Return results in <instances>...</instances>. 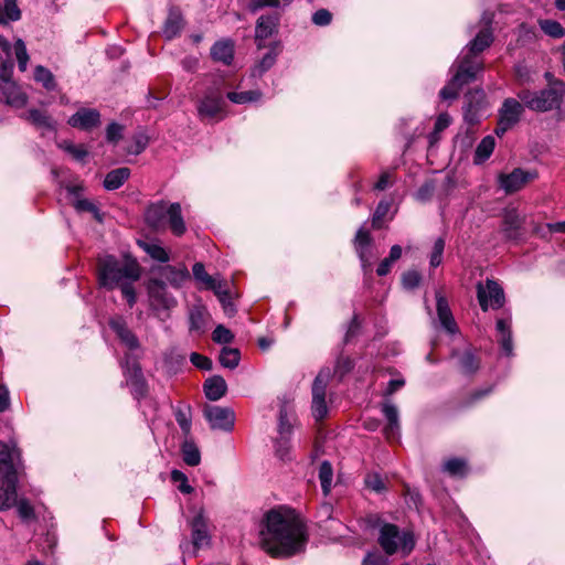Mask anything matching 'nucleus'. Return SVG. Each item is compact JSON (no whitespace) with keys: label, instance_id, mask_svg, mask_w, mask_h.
Segmentation results:
<instances>
[{"label":"nucleus","instance_id":"1","mask_svg":"<svg viewBox=\"0 0 565 565\" xmlns=\"http://www.w3.org/2000/svg\"><path fill=\"white\" fill-rule=\"evenodd\" d=\"M306 526L291 509H273L265 515L259 545L271 557L286 558L305 551Z\"/></svg>","mask_w":565,"mask_h":565},{"label":"nucleus","instance_id":"2","mask_svg":"<svg viewBox=\"0 0 565 565\" xmlns=\"http://www.w3.org/2000/svg\"><path fill=\"white\" fill-rule=\"evenodd\" d=\"M21 469V454L15 444L0 441V511L11 509L17 500V483Z\"/></svg>","mask_w":565,"mask_h":565},{"label":"nucleus","instance_id":"3","mask_svg":"<svg viewBox=\"0 0 565 565\" xmlns=\"http://www.w3.org/2000/svg\"><path fill=\"white\" fill-rule=\"evenodd\" d=\"M97 271L99 285L108 290L125 281H137L141 276L138 262L128 255L122 258L110 255L99 257Z\"/></svg>","mask_w":565,"mask_h":565},{"label":"nucleus","instance_id":"4","mask_svg":"<svg viewBox=\"0 0 565 565\" xmlns=\"http://www.w3.org/2000/svg\"><path fill=\"white\" fill-rule=\"evenodd\" d=\"M563 95L564 84L558 81L550 83L547 88L541 89L539 92L523 89L518 93V97L523 103V105L530 110L536 113H547L552 110L562 113Z\"/></svg>","mask_w":565,"mask_h":565},{"label":"nucleus","instance_id":"5","mask_svg":"<svg viewBox=\"0 0 565 565\" xmlns=\"http://www.w3.org/2000/svg\"><path fill=\"white\" fill-rule=\"evenodd\" d=\"M377 541L387 555L401 552L404 556H407L415 547V539L412 532H399L396 525L390 523L381 526Z\"/></svg>","mask_w":565,"mask_h":565},{"label":"nucleus","instance_id":"6","mask_svg":"<svg viewBox=\"0 0 565 565\" xmlns=\"http://www.w3.org/2000/svg\"><path fill=\"white\" fill-rule=\"evenodd\" d=\"M149 302L158 315L166 313L177 306V299L168 291L167 285L162 279L151 277L147 282Z\"/></svg>","mask_w":565,"mask_h":565},{"label":"nucleus","instance_id":"7","mask_svg":"<svg viewBox=\"0 0 565 565\" xmlns=\"http://www.w3.org/2000/svg\"><path fill=\"white\" fill-rule=\"evenodd\" d=\"M12 68V63L7 66L2 64L1 77L3 81L0 83V99L4 100L8 105L22 108L28 103V96L21 88L9 78Z\"/></svg>","mask_w":565,"mask_h":565},{"label":"nucleus","instance_id":"8","mask_svg":"<svg viewBox=\"0 0 565 565\" xmlns=\"http://www.w3.org/2000/svg\"><path fill=\"white\" fill-rule=\"evenodd\" d=\"M331 377L329 369L321 370L312 385V415L317 420L326 417L328 407L326 403V390Z\"/></svg>","mask_w":565,"mask_h":565},{"label":"nucleus","instance_id":"9","mask_svg":"<svg viewBox=\"0 0 565 565\" xmlns=\"http://www.w3.org/2000/svg\"><path fill=\"white\" fill-rule=\"evenodd\" d=\"M477 297L483 311L489 308L499 309L504 305V292L499 284L492 279H487L486 284L477 285Z\"/></svg>","mask_w":565,"mask_h":565},{"label":"nucleus","instance_id":"10","mask_svg":"<svg viewBox=\"0 0 565 565\" xmlns=\"http://www.w3.org/2000/svg\"><path fill=\"white\" fill-rule=\"evenodd\" d=\"M522 113L523 105L519 100L514 98H507L499 111V121L495 129L497 135H503L515 124H518Z\"/></svg>","mask_w":565,"mask_h":565},{"label":"nucleus","instance_id":"11","mask_svg":"<svg viewBox=\"0 0 565 565\" xmlns=\"http://www.w3.org/2000/svg\"><path fill=\"white\" fill-rule=\"evenodd\" d=\"M482 70L483 65L478 56L463 54L458 58V66L454 77L459 84L465 86L473 82Z\"/></svg>","mask_w":565,"mask_h":565},{"label":"nucleus","instance_id":"12","mask_svg":"<svg viewBox=\"0 0 565 565\" xmlns=\"http://www.w3.org/2000/svg\"><path fill=\"white\" fill-rule=\"evenodd\" d=\"M153 278L162 279L168 282L172 288L179 289L185 281L190 279V273L184 265L171 266L164 265L153 268L151 270Z\"/></svg>","mask_w":565,"mask_h":565},{"label":"nucleus","instance_id":"13","mask_svg":"<svg viewBox=\"0 0 565 565\" xmlns=\"http://www.w3.org/2000/svg\"><path fill=\"white\" fill-rule=\"evenodd\" d=\"M204 415L212 429L230 431L234 426L235 415L228 407L207 406Z\"/></svg>","mask_w":565,"mask_h":565},{"label":"nucleus","instance_id":"14","mask_svg":"<svg viewBox=\"0 0 565 565\" xmlns=\"http://www.w3.org/2000/svg\"><path fill=\"white\" fill-rule=\"evenodd\" d=\"M536 178L535 172L524 171L520 168L514 169L509 174H501L499 177V182L501 188L507 193H513L521 190L525 184Z\"/></svg>","mask_w":565,"mask_h":565},{"label":"nucleus","instance_id":"15","mask_svg":"<svg viewBox=\"0 0 565 565\" xmlns=\"http://www.w3.org/2000/svg\"><path fill=\"white\" fill-rule=\"evenodd\" d=\"M280 15L278 13H271L267 15H260L255 25V41L258 49L264 47V41L278 31Z\"/></svg>","mask_w":565,"mask_h":565},{"label":"nucleus","instance_id":"16","mask_svg":"<svg viewBox=\"0 0 565 565\" xmlns=\"http://www.w3.org/2000/svg\"><path fill=\"white\" fill-rule=\"evenodd\" d=\"M67 124L73 128L92 130L100 125V114L95 108H79L68 118Z\"/></svg>","mask_w":565,"mask_h":565},{"label":"nucleus","instance_id":"17","mask_svg":"<svg viewBox=\"0 0 565 565\" xmlns=\"http://www.w3.org/2000/svg\"><path fill=\"white\" fill-rule=\"evenodd\" d=\"M168 203L160 201L150 204L145 213V220L147 224L154 230H162L167 227V217L169 213Z\"/></svg>","mask_w":565,"mask_h":565},{"label":"nucleus","instance_id":"18","mask_svg":"<svg viewBox=\"0 0 565 565\" xmlns=\"http://www.w3.org/2000/svg\"><path fill=\"white\" fill-rule=\"evenodd\" d=\"M371 235L369 232L364 231L363 228H360L356 232L354 244L355 249L358 252V255L360 257V260L362 263V266L364 269H370L372 266V260L374 258V255L372 253V246H371Z\"/></svg>","mask_w":565,"mask_h":565},{"label":"nucleus","instance_id":"19","mask_svg":"<svg viewBox=\"0 0 565 565\" xmlns=\"http://www.w3.org/2000/svg\"><path fill=\"white\" fill-rule=\"evenodd\" d=\"M382 413L387 420L386 426L384 427V435L388 440H393L399 437L401 426H399V415L397 407L390 403L385 402L382 405Z\"/></svg>","mask_w":565,"mask_h":565},{"label":"nucleus","instance_id":"20","mask_svg":"<svg viewBox=\"0 0 565 565\" xmlns=\"http://www.w3.org/2000/svg\"><path fill=\"white\" fill-rule=\"evenodd\" d=\"M191 529L192 543L195 550L207 546L210 544L207 523L202 510L199 511V513L193 518L191 522Z\"/></svg>","mask_w":565,"mask_h":565},{"label":"nucleus","instance_id":"21","mask_svg":"<svg viewBox=\"0 0 565 565\" xmlns=\"http://www.w3.org/2000/svg\"><path fill=\"white\" fill-rule=\"evenodd\" d=\"M436 307H437V316L438 319L446 331L449 333L457 332V324L450 311L448 301L446 298L438 291L436 292Z\"/></svg>","mask_w":565,"mask_h":565},{"label":"nucleus","instance_id":"22","mask_svg":"<svg viewBox=\"0 0 565 565\" xmlns=\"http://www.w3.org/2000/svg\"><path fill=\"white\" fill-rule=\"evenodd\" d=\"M125 374L127 382L132 386L137 396H145L147 393V384L143 379L141 367L138 363L134 362L131 365L126 366Z\"/></svg>","mask_w":565,"mask_h":565},{"label":"nucleus","instance_id":"23","mask_svg":"<svg viewBox=\"0 0 565 565\" xmlns=\"http://www.w3.org/2000/svg\"><path fill=\"white\" fill-rule=\"evenodd\" d=\"M211 56L214 61L230 65L234 58V43L231 40H221L211 47Z\"/></svg>","mask_w":565,"mask_h":565},{"label":"nucleus","instance_id":"24","mask_svg":"<svg viewBox=\"0 0 565 565\" xmlns=\"http://www.w3.org/2000/svg\"><path fill=\"white\" fill-rule=\"evenodd\" d=\"M204 393L207 399L218 401L222 398L227 391V384L225 380L220 375H213L209 377L204 383Z\"/></svg>","mask_w":565,"mask_h":565},{"label":"nucleus","instance_id":"25","mask_svg":"<svg viewBox=\"0 0 565 565\" xmlns=\"http://www.w3.org/2000/svg\"><path fill=\"white\" fill-rule=\"evenodd\" d=\"M183 25L181 12L178 9L171 8L162 29L164 36L169 40L178 36Z\"/></svg>","mask_w":565,"mask_h":565},{"label":"nucleus","instance_id":"26","mask_svg":"<svg viewBox=\"0 0 565 565\" xmlns=\"http://www.w3.org/2000/svg\"><path fill=\"white\" fill-rule=\"evenodd\" d=\"M111 329L116 332L118 338L129 349L134 350L139 347V341L136 335L127 328L126 322L121 318L111 319L109 322Z\"/></svg>","mask_w":565,"mask_h":565},{"label":"nucleus","instance_id":"27","mask_svg":"<svg viewBox=\"0 0 565 565\" xmlns=\"http://www.w3.org/2000/svg\"><path fill=\"white\" fill-rule=\"evenodd\" d=\"M167 221V226H169L174 235L181 236L185 233L186 226L182 216L181 205L179 203H171L169 205Z\"/></svg>","mask_w":565,"mask_h":565},{"label":"nucleus","instance_id":"28","mask_svg":"<svg viewBox=\"0 0 565 565\" xmlns=\"http://www.w3.org/2000/svg\"><path fill=\"white\" fill-rule=\"evenodd\" d=\"M497 331L499 335V342L501 348L507 355H511L513 352L511 322L507 319H499L497 321Z\"/></svg>","mask_w":565,"mask_h":565},{"label":"nucleus","instance_id":"29","mask_svg":"<svg viewBox=\"0 0 565 565\" xmlns=\"http://www.w3.org/2000/svg\"><path fill=\"white\" fill-rule=\"evenodd\" d=\"M492 33L490 30H481L476 38L469 43L468 51L465 53L470 56H478L483 50H486L492 43Z\"/></svg>","mask_w":565,"mask_h":565},{"label":"nucleus","instance_id":"30","mask_svg":"<svg viewBox=\"0 0 565 565\" xmlns=\"http://www.w3.org/2000/svg\"><path fill=\"white\" fill-rule=\"evenodd\" d=\"M25 119L39 129L49 131L55 130L54 120L45 111L39 109H30L25 116Z\"/></svg>","mask_w":565,"mask_h":565},{"label":"nucleus","instance_id":"31","mask_svg":"<svg viewBox=\"0 0 565 565\" xmlns=\"http://www.w3.org/2000/svg\"><path fill=\"white\" fill-rule=\"evenodd\" d=\"M130 175L128 168H118L108 172L104 179V188L108 191L119 189Z\"/></svg>","mask_w":565,"mask_h":565},{"label":"nucleus","instance_id":"32","mask_svg":"<svg viewBox=\"0 0 565 565\" xmlns=\"http://www.w3.org/2000/svg\"><path fill=\"white\" fill-rule=\"evenodd\" d=\"M278 44L273 46L268 53H266L260 61H258L252 68V76L262 77L268 70H270L276 63L278 55Z\"/></svg>","mask_w":565,"mask_h":565},{"label":"nucleus","instance_id":"33","mask_svg":"<svg viewBox=\"0 0 565 565\" xmlns=\"http://www.w3.org/2000/svg\"><path fill=\"white\" fill-rule=\"evenodd\" d=\"M207 312L202 306H194L189 312L190 331L203 333L206 326Z\"/></svg>","mask_w":565,"mask_h":565},{"label":"nucleus","instance_id":"34","mask_svg":"<svg viewBox=\"0 0 565 565\" xmlns=\"http://www.w3.org/2000/svg\"><path fill=\"white\" fill-rule=\"evenodd\" d=\"M522 223L523 220L515 210L507 211L503 217V231L505 235L509 238H515Z\"/></svg>","mask_w":565,"mask_h":565},{"label":"nucleus","instance_id":"35","mask_svg":"<svg viewBox=\"0 0 565 565\" xmlns=\"http://www.w3.org/2000/svg\"><path fill=\"white\" fill-rule=\"evenodd\" d=\"M222 110V99L205 97L199 105L198 111L202 118H214Z\"/></svg>","mask_w":565,"mask_h":565},{"label":"nucleus","instance_id":"36","mask_svg":"<svg viewBox=\"0 0 565 565\" xmlns=\"http://www.w3.org/2000/svg\"><path fill=\"white\" fill-rule=\"evenodd\" d=\"M495 147V140L492 136L484 137L477 146L475 151L473 162L476 164L483 163L493 152Z\"/></svg>","mask_w":565,"mask_h":565},{"label":"nucleus","instance_id":"37","mask_svg":"<svg viewBox=\"0 0 565 565\" xmlns=\"http://www.w3.org/2000/svg\"><path fill=\"white\" fill-rule=\"evenodd\" d=\"M21 18V11L18 7L17 0H3L0 7V24H6L9 21H18Z\"/></svg>","mask_w":565,"mask_h":565},{"label":"nucleus","instance_id":"38","mask_svg":"<svg viewBox=\"0 0 565 565\" xmlns=\"http://www.w3.org/2000/svg\"><path fill=\"white\" fill-rule=\"evenodd\" d=\"M467 106L465 108V118L472 122L475 120V113L478 109V105L483 102L484 93L482 89H477L475 92H469L466 95Z\"/></svg>","mask_w":565,"mask_h":565},{"label":"nucleus","instance_id":"39","mask_svg":"<svg viewBox=\"0 0 565 565\" xmlns=\"http://www.w3.org/2000/svg\"><path fill=\"white\" fill-rule=\"evenodd\" d=\"M183 461L192 467L201 462V454L196 445L192 440H185L181 446Z\"/></svg>","mask_w":565,"mask_h":565},{"label":"nucleus","instance_id":"40","mask_svg":"<svg viewBox=\"0 0 565 565\" xmlns=\"http://www.w3.org/2000/svg\"><path fill=\"white\" fill-rule=\"evenodd\" d=\"M139 246L154 260L167 263L170 257L168 252L158 243L154 242H139Z\"/></svg>","mask_w":565,"mask_h":565},{"label":"nucleus","instance_id":"41","mask_svg":"<svg viewBox=\"0 0 565 565\" xmlns=\"http://www.w3.org/2000/svg\"><path fill=\"white\" fill-rule=\"evenodd\" d=\"M34 79L38 83H41L43 87L47 90H53L56 87L54 75L50 70L42 65H38L34 68Z\"/></svg>","mask_w":565,"mask_h":565},{"label":"nucleus","instance_id":"42","mask_svg":"<svg viewBox=\"0 0 565 565\" xmlns=\"http://www.w3.org/2000/svg\"><path fill=\"white\" fill-rule=\"evenodd\" d=\"M239 359V351L234 348H223L220 354V363L231 370L238 365Z\"/></svg>","mask_w":565,"mask_h":565},{"label":"nucleus","instance_id":"43","mask_svg":"<svg viewBox=\"0 0 565 565\" xmlns=\"http://www.w3.org/2000/svg\"><path fill=\"white\" fill-rule=\"evenodd\" d=\"M227 98L235 104H247L252 102H257L262 98L260 90H247V92H230L227 94Z\"/></svg>","mask_w":565,"mask_h":565},{"label":"nucleus","instance_id":"44","mask_svg":"<svg viewBox=\"0 0 565 565\" xmlns=\"http://www.w3.org/2000/svg\"><path fill=\"white\" fill-rule=\"evenodd\" d=\"M332 478L333 471L330 462L323 461L319 468V480L324 494H328L331 490Z\"/></svg>","mask_w":565,"mask_h":565},{"label":"nucleus","instance_id":"45","mask_svg":"<svg viewBox=\"0 0 565 565\" xmlns=\"http://www.w3.org/2000/svg\"><path fill=\"white\" fill-rule=\"evenodd\" d=\"M444 470L450 476L462 477L467 472V463L463 459L451 458L445 461Z\"/></svg>","mask_w":565,"mask_h":565},{"label":"nucleus","instance_id":"46","mask_svg":"<svg viewBox=\"0 0 565 565\" xmlns=\"http://www.w3.org/2000/svg\"><path fill=\"white\" fill-rule=\"evenodd\" d=\"M459 365L463 373H473L479 369V361L471 352L467 351L460 355Z\"/></svg>","mask_w":565,"mask_h":565},{"label":"nucleus","instance_id":"47","mask_svg":"<svg viewBox=\"0 0 565 565\" xmlns=\"http://www.w3.org/2000/svg\"><path fill=\"white\" fill-rule=\"evenodd\" d=\"M14 52L18 60L19 68L21 72L26 71L28 62H29V54L26 51L25 43L18 39L14 43Z\"/></svg>","mask_w":565,"mask_h":565},{"label":"nucleus","instance_id":"48","mask_svg":"<svg viewBox=\"0 0 565 565\" xmlns=\"http://www.w3.org/2000/svg\"><path fill=\"white\" fill-rule=\"evenodd\" d=\"M540 26L544 33L552 38H562L565 34L563 26L554 20H542Z\"/></svg>","mask_w":565,"mask_h":565},{"label":"nucleus","instance_id":"49","mask_svg":"<svg viewBox=\"0 0 565 565\" xmlns=\"http://www.w3.org/2000/svg\"><path fill=\"white\" fill-rule=\"evenodd\" d=\"M463 86L456 81L452 76L450 82L440 90L439 95L441 99H456Z\"/></svg>","mask_w":565,"mask_h":565},{"label":"nucleus","instance_id":"50","mask_svg":"<svg viewBox=\"0 0 565 565\" xmlns=\"http://www.w3.org/2000/svg\"><path fill=\"white\" fill-rule=\"evenodd\" d=\"M14 505H17L18 514L23 521L35 519L34 509L26 499L17 500Z\"/></svg>","mask_w":565,"mask_h":565},{"label":"nucleus","instance_id":"51","mask_svg":"<svg viewBox=\"0 0 565 565\" xmlns=\"http://www.w3.org/2000/svg\"><path fill=\"white\" fill-rule=\"evenodd\" d=\"M212 339L216 343L226 344L233 341L234 334L223 324H218L212 333Z\"/></svg>","mask_w":565,"mask_h":565},{"label":"nucleus","instance_id":"52","mask_svg":"<svg viewBox=\"0 0 565 565\" xmlns=\"http://www.w3.org/2000/svg\"><path fill=\"white\" fill-rule=\"evenodd\" d=\"M444 248H445V241L441 237L437 238L434 243L433 253L430 255V266L431 267H437L440 265V263L443 260Z\"/></svg>","mask_w":565,"mask_h":565},{"label":"nucleus","instance_id":"53","mask_svg":"<svg viewBox=\"0 0 565 565\" xmlns=\"http://www.w3.org/2000/svg\"><path fill=\"white\" fill-rule=\"evenodd\" d=\"M61 148L72 154L73 158L78 161H83L88 154L87 150L83 146H75L66 141L61 145Z\"/></svg>","mask_w":565,"mask_h":565},{"label":"nucleus","instance_id":"54","mask_svg":"<svg viewBox=\"0 0 565 565\" xmlns=\"http://www.w3.org/2000/svg\"><path fill=\"white\" fill-rule=\"evenodd\" d=\"M422 276L416 270H408L402 277V284L406 289H414L419 286Z\"/></svg>","mask_w":565,"mask_h":565},{"label":"nucleus","instance_id":"55","mask_svg":"<svg viewBox=\"0 0 565 565\" xmlns=\"http://www.w3.org/2000/svg\"><path fill=\"white\" fill-rule=\"evenodd\" d=\"M171 479L172 481L180 483L178 488L182 493L193 492V488L188 483V478L183 472L179 470H173L171 472Z\"/></svg>","mask_w":565,"mask_h":565},{"label":"nucleus","instance_id":"56","mask_svg":"<svg viewBox=\"0 0 565 565\" xmlns=\"http://www.w3.org/2000/svg\"><path fill=\"white\" fill-rule=\"evenodd\" d=\"M124 127L117 122H111L106 129V139L108 142L116 143L122 137Z\"/></svg>","mask_w":565,"mask_h":565},{"label":"nucleus","instance_id":"57","mask_svg":"<svg viewBox=\"0 0 565 565\" xmlns=\"http://www.w3.org/2000/svg\"><path fill=\"white\" fill-rule=\"evenodd\" d=\"M365 484L375 492H382L385 489L384 481L377 473L367 475L365 478Z\"/></svg>","mask_w":565,"mask_h":565},{"label":"nucleus","instance_id":"58","mask_svg":"<svg viewBox=\"0 0 565 565\" xmlns=\"http://www.w3.org/2000/svg\"><path fill=\"white\" fill-rule=\"evenodd\" d=\"M134 281H125L122 284H120L118 287H120L121 289V294L122 296L126 298L129 307L131 308L136 301H137V296H136V291H135V288L132 287V284Z\"/></svg>","mask_w":565,"mask_h":565},{"label":"nucleus","instance_id":"59","mask_svg":"<svg viewBox=\"0 0 565 565\" xmlns=\"http://www.w3.org/2000/svg\"><path fill=\"white\" fill-rule=\"evenodd\" d=\"M390 207H391V203L388 201L383 200L377 204L376 210L373 215V220H372L374 227L380 226V224H379L380 221L387 214V212L390 211Z\"/></svg>","mask_w":565,"mask_h":565},{"label":"nucleus","instance_id":"60","mask_svg":"<svg viewBox=\"0 0 565 565\" xmlns=\"http://www.w3.org/2000/svg\"><path fill=\"white\" fill-rule=\"evenodd\" d=\"M279 434L281 437L289 435L291 431V423L289 422L286 407H281L279 412Z\"/></svg>","mask_w":565,"mask_h":565},{"label":"nucleus","instance_id":"61","mask_svg":"<svg viewBox=\"0 0 565 565\" xmlns=\"http://www.w3.org/2000/svg\"><path fill=\"white\" fill-rule=\"evenodd\" d=\"M175 420L179 424L181 430L184 435H190L191 433V417L188 413L179 409L175 413Z\"/></svg>","mask_w":565,"mask_h":565},{"label":"nucleus","instance_id":"62","mask_svg":"<svg viewBox=\"0 0 565 565\" xmlns=\"http://www.w3.org/2000/svg\"><path fill=\"white\" fill-rule=\"evenodd\" d=\"M192 271H193L194 278L196 280L201 281L202 284H204V286H206L207 282H212V276H210L206 273L205 267L202 263H195L193 265Z\"/></svg>","mask_w":565,"mask_h":565},{"label":"nucleus","instance_id":"63","mask_svg":"<svg viewBox=\"0 0 565 565\" xmlns=\"http://www.w3.org/2000/svg\"><path fill=\"white\" fill-rule=\"evenodd\" d=\"M332 15L331 13L326 9H320L316 11L312 15V22L316 25H328L331 22Z\"/></svg>","mask_w":565,"mask_h":565},{"label":"nucleus","instance_id":"64","mask_svg":"<svg viewBox=\"0 0 565 565\" xmlns=\"http://www.w3.org/2000/svg\"><path fill=\"white\" fill-rule=\"evenodd\" d=\"M191 362L199 369L209 371L212 369V361L199 353H192L190 356Z\"/></svg>","mask_w":565,"mask_h":565}]
</instances>
